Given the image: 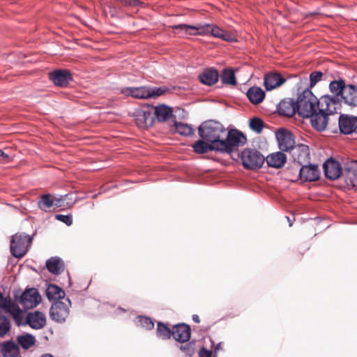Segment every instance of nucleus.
<instances>
[{"label":"nucleus","mask_w":357,"mask_h":357,"mask_svg":"<svg viewBox=\"0 0 357 357\" xmlns=\"http://www.w3.org/2000/svg\"><path fill=\"white\" fill-rule=\"evenodd\" d=\"M133 116L137 126L141 128L150 127L153 124V108L145 107L135 111Z\"/></svg>","instance_id":"obj_10"},{"label":"nucleus","mask_w":357,"mask_h":357,"mask_svg":"<svg viewBox=\"0 0 357 357\" xmlns=\"http://www.w3.org/2000/svg\"><path fill=\"white\" fill-rule=\"evenodd\" d=\"M140 322L142 326L147 330H151L154 327V323L152 319L147 317H141Z\"/></svg>","instance_id":"obj_44"},{"label":"nucleus","mask_w":357,"mask_h":357,"mask_svg":"<svg viewBox=\"0 0 357 357\" xmlns=\"http://www.w3.org/2000/svg\"><path fill=\"white\" fill-rule=\"evenodd\" d=\"M219 77V74L218 70L208 68L204 70L202 73L199 75V81L206 85L211 86L215 84Z\"/></svg>","instance_id":"obj_27"},{"label":"nucleus","mask_w":357,"mask_h":357,"mask_svg":"<svg viewBox=\"0 0 357 357\" xmlns=\"http://www.w3.org/2000/svg\"><path fill=\"white\" fill-rule=\"evenodd\" d=\"M241 159L243 167L247 169H259L265 161V157L259 151L249 148L242 151Z\"/></svg>","instance_id":"obj_7"},{"label":"nucleus","mask_w":357,"mask_h":357,"mask_svg":"<svg viewBox=\"0 0 357 357\" xmlns=\"http://www.w3.org/2000/svg\"><path fill=\"white\" fill-rule=\"evenodd\" d=\"M294 162L302 165L310 162V150L307 145L299 144L293 148L290 153Z\"/></svg>","instance_id":"obj_17"},{"label":"nucleus","mask_w":357,"mask_h":357,"mask_svg":"<svg viewBox=\"0 0 357 357\" xmlns=\"http://www.w3.org/2000/svg\"><path fill=\"white\" fill-rule=\"evenodd\" d=\"M297 101L295 102L293 99H287L282 100L278 107L280 114L286 116H293L296 112L298 113V108L297 107Z\"/></svg>","instance_id":"obj_22"},{"label":"nucleus","mask_w":357,"mask_h":357,"mask_svg":"<svg viewBox=\"0 0 357 357\" xmlns=\"http://www.w3.org/2000/svg\"><path fill=\"white\" fill-rule=\"evenodd\" d=\"M49 79L57 86L66 87L73 80L72 74L68 70H56L48 74Z\"/></svg>","instance_id":"obj_13"},{"label":"nucleus","mask_w":357,"mask_h":357,"mask_svg":"<svg viewBox=\"0 0 357 357\" xmlns=\"http://www.w3.org/2000/svg\"><path fill=\"white\" fill-rule=\"evenodd\" d=\"M70 305L69 298L54 301L50 310V318L58 323L64 322L69 316Z\"/></svg>","instance_id":"obj_8"},{"label":"nucleus","mask_w":357,"mask_h":357,"mask_svg":"<svg viewBox=\"0 0 357 357\" xmlns=\"http://www.w3.org/2000/svg\"><path fill=\"white\" fill-rule=\"evenodd\" d=\"M167 91V89L162 88V87L150 89L151 98H154V97H157V96L163 95Z\"/></svg>","instance_id":"obj_46"},{"label":"nucleus","mask_w":357,"mask_h":357,"mask_svg":"<svg viewBox=\"0 0 357 357\" xmlns=\"http://www.w3.org/2000/svg\"><path fill=\"white\" fill-rule=\"evenodd\" d=\"M211 35L213 37L222 39V40L227 42L236 41V38L234 34L220 29L215 24H212Z\"/></svg>","instance_id":"obj_30"},{"label":"nucleus","mask_w":357,"mask_h":357,"mask_svg":"<svg viewBox=\"0 0 357 357\" xmlns=\"http://www.w3.org/2000/svg\"><path fill=\"white\" fill-rule=\"evenodd\" d=\"M59 199H52L50 194L43 195L38 202V206L41 210L47 212L50 211V208L53 206L56 207L59 206Z\"/></svg>","instance_id":"obj_34"},{"label":"nucleus","mask_w":357,"mask_h":357,"mask_svg":"<svg viewBox=\"0 0 357 357\" xmlns=\"http://www.w3.org/2000/svg\"><path fill=\"white\" fill-rule=\"evenodd\" d=\"M1 160L4 158H9V155L8 154L6 153L3 151H1Z\"/></svg>","instance_id":"obj_49"},{"label":"nucleus","mask_w":357,"mask_h":357,"mask_svg":"<svg viewBox=\"0 0 357 357\" xmlns=\"http://www.w3.org/2000/svg\"><path fill=\"white\" fill-rule=\"evenodd\" d=\"M173 328L170 329L167 325L162 322H158L156 334L157 336L162 340H168L173 336Z\"/></svg>","instance_id":"obj_35"},{"label":"nucleus","mask_w":357,"mask_h":357,"mask_svg":"<svg viewBox=\"0 0 357 357\" xmlns=\"http://www.w3.org/2000/svg\"><path fill=\"white\" fill-rule=\"evenodd\" d=\"M325 176L331 179L335 180L340 177H342V168L340 164L333 160H327L323 165Z\"/></svg>","instance_id":"obj_18"},{"label":"nucleus","mask_w":357,"mask_h":357,"mask_svg":"<svg viewBox=\"0 0 357 357\" xmlns=\"http://www.w3.org/2000/svg\"><path fill=\"white\" fill-rule=\"evenodd\" d=\"M152 108L154 118L155 117L158 121H166L172 115V109L165 105H160Z\"/></svg>","instance_id":"obj_28"},{"label":"nucleus","mask_w":357,"mask_h":357,"mask_svg":"<svg viewBox=\"0 0 357 357\" xmlns=\"http://www.w3.org/2000/svg\"><path fill=\"white\" fill-rule=\"evenodd\" d=\"M341 100L351 107H357V86L348 84L343 92Z\"/></svg>","instance_id":"obj_23"},{"label":"nucleus","mask_w":357,"mask_h":357,"mask_svg":"<svg viewBox=\"0 0 357 357\" xmlns=\"http://www.w3.org/2000/svg\"><path fill=\"white\" fill-rule=\"evenodd\" d=\"M55 219L65 223L68 226H70L73 224V217L71 215L56 214Z\"/></svg>","instance_id":"obj_43"},{"label":"nucleus","mask_w":357,"mask_h":357,"mask_svg":"<svg viewBox=\"0 0 357 357\" xmlns=\"http://www.w3.org/2000/svg\"><path fill=\"white\" fill-rule=\"evenodd\" d=\"M324 74L320 71H314L310 75V86L311 88L314 87L316 84L319 82Z\"/></svg>","instance_id":"obj_41"},{"label":"nucleus","mask_w":357,"mask_h":357,"mask_svg":"<svg viewBox=\"0 0 357 357\" xmlns=\"http://www.w3.org/2000/svg\"><path fill=\"white\" fill-rule=\"evenodd\" d=\"M192 320L195 322V323H199L200 322V319H199V317L197 314H193L192 315Z\"/></svg>","instance_id":"obj_48"},{"label":"nucleus","mask_w":357,"mask_h":357,"mask_svg":"<svg viewBox=\"0 0 357 357\" xmlns=\"http://www.w3.org/2000/svg\"><path fill=\"white\" fill-rule=\"evenodd\" d=\"M221 80L223 84L232 86L236 85L237 82L234 75V72L231 68L225 69L221 75Z\"/></svg>","instance_id":"obj_36"},{"label":"nucleus","mask_w":357,"mask_h":357,"mask_svg":"<svg viewBox=\"0 0 357 357\" xmlns=\"http://www.w3.org/2000/svg\"><path fill=\"white\" fill-rule=\"evenodd\" d=\"M42 357H54V356L51 354H45L44 356H43Z\"/></svg>","instance_id":"obj_50"},{"label":"nucleus","mask_w":357,"mask_h":357,"mask_svg":"<svg viewBox=\"0 0 357 357\" xmlns=\"http://www.w3.org/2000/svg\"><path fill=\"white\" fill-rule=\"evenodd\" d=\"M46 296L49 300L63 301L65 298L64 291L56 284H50L46 289Z\"/></svg>","instance_id":"obj_32"},{"label":"nucleus","mask_w":357,"mask_h":357,"mask_svg":"<svg viewBox=\"0 0 357 357\" xmlns=\"http://www.w3.org/2000/svg\"><path fill=\"white\" fill-rule=\"evenodd\" d=\"M172 333L175 340L184 343L190 340L191 329L190 326L185 324H178L173 326Z\"/></svg>","instance_id":"obj_19"},{"label":"nucleus","mask_w":357,"mask_h":357,"mask_svg":"<svg viewBox=\"0 0 357 357\" xmlns=\"http://www.w3.org/2000/svg\"><path fill=\"white\" fill-rule=\"evenodd\" d=\"M286 82V79L278 73H271L264 77V86L267 91H271L280 86Z\"/></svg>","instance_id":"obj_21"},{"label":"nucleus","mask_w":357,"mask_h":357,"mask_svg":"<svg viewBox=\"0 0 357 357\" xmlns=\"http://www.w3.org/2000/svg\"><path fill=\"white\" fill-rule=\"evenodd\" d=\"M47 270L52 274L59 275L64 270V263L59 257H51L46 261Z\"/></svg>","instance_id":"obj_31"},{"label":"nucleus","mask_w":357,"mask_h":357,"mask_svg":"<svg viewBox=\"0 0 357 357\" xmlns=\"http://www.w3.org/2000/svg\"><path fill=\"white\" fill-rule=\"evenodd\" d=\"M174 127L175 131L183 136H190L194 132L192 128L186 123L175 122Z\"/></svg>","instance_id":"obj_37"},{"label":"nucleus","mask_w":357,"mask_h":357,"mask_svg":"<svg viewBox=\"0 0 357 357\" xmlns=\"http://www.w3.org/2000/svg\"><path fill=\"white\" fill-rule=\"evenodd\" d=\"M10 329V321L8 318L1 315V337Z\"/></svg>","instance_id":"obj_42"},{"label":"nucleus","mask_w":357,"mask_h":357,"mask_svg":"<svg viewBox=\"0 0 357 357\" xmlns=\"http://www.w3.org/2000/svg\"><path fill=\"white\" fill-rule=\"evenodd\" d=\"M250 127L252 130L259 133L264 128V122L259 118H252L250 120Z\"/></svg>","instance_id":"obj_39"},{"label":"nucleus","mask_w":357,"mask_h":357,"mask_svg":"<svg viewBox=\"0 0 357 357\" xmlns=\"http://www.w3.org/2000/svg\"><path fill=\"white\" fill-rule=\"evenodd\" d=\"M17 342L22 348L28 349L35 344V338L30 334H26L18 336Z\"/></svg>","instance_id":"obj_38"},{"label":"nucleus","mask_w":357,"mask_h":357,"mask_svg":"<svg viewBox=\"0 0 357 357\" xmlns=\"http://www.w3.org/2000/svg\"><path fill=\"white\" fill-rule=\"evenodd\" d=\"M227 128L218 121L208 120L203 122L198 128V134L203 139L213 143L218 146L222 145L223 137Z\"/></svg>","instance_id":"obj_3"},{"label":"nucleus","mask_w":357,"mask_h":357,"mask_svg":"<svg viewBox=\"0 0 357 357\" xmlns=\"http://www.w3.org/2000/svg\"><path fill=\"white\" fill-rule=\"evenodd\" d=\"M18 301L24 309H32L41 302V296L37 289L29 288L22 294Z\"/></svg>","instance_id":"obj_11"},{"label":"nucleus","mask_w":357,"mask_h":357,"mask_svg":"<svg viewBox=\"0 0 357 357\" xmlns=\"http://www.w3.org/2000/svg\"><path fill=\"white\" fill-rule=\"evenodd\" d=\"M246 96L252 104L258 105L264 100L266 93L260 87L252 86L248 89Z\"/></svg>","instance_id":"obj_29"},{"label":"nucleus","mask_w":357,"mask_h":357,"mask_svg":"<svg viewBox=\"0 0 357 357\" xmlns=\"http://www.w3.org/2000/svg\"><path fill=\"white\" fill-rule=\"evenodd\" d=\"M267 165L269 167L280 169L282 168L287 162L286 155L281 152L278 151L276 153L268 155L266 158Z\"/></svg>","instance_id":"obj_26"},{"label":"nucleus","mask_w":357,"mask_h":357,"mask_svg":"<svg viewBox=\"0 0 357 357\" xmlns=\"http://www.w3.org/2000/svg\"><path fill=\"white\" fill-rule=\"evenodd\" d=\"M116 1L122 3L126 6H138L144 4V2L142 0H116Z\"/></svg>","instance_id":"obj_45"},{"label":"nucleus","mask_w":357,"mask_h":357,"mask_svg":"<svg viewBox=\"0 0 357 357\" xmlns=\"http://www.w3.org/2000/svg\"><path fill=\"white\" fill-rule=\"evenodd\" d=\"M180 349L187 356L191 357L195 354V341L189 342L185 345H181Z\"/></svg>","instance_id":"obj_40"},{"label":"nucleus","mask_w":357,"mask_h":357,"mask_svg":"<svg viewBox=\"0 0 357 357\" xmlns=\"http://www.w3.org/2000/svg\"><path fill=\"white\" fill-rule=\"evenodd\" d=\"M246 140V137L241 132L237 130H226L222 140L223 144L219 146L220 153H231L236 148L245 144Z\"/></svg>","instance_id":"obj_5"},{"label":"nucleus","mask_w":357,"mask_h":357,"mask_svg":"<svg viewBox=\"0 0 357 357\" xmlns=\"http://www.w3.org/2000/svg\"><path fill=\"white\" fill-rule=\"evenodd\" d=\"M121 93L127 96H132L139 99H148L151 98L150 89L146 86L126 87L121 89Z\"/></svg>","instance_id":"obj_20"},{"label":"nucleus","mask_w":357,"mask_h":357,"mask_svg":"<svg viewBox=\"0 0 357 357\" xmlns=\"http://www.w3.org/2000/svg\"><path fill=\"white\" fill-rule=\"evenodd\" d=\"M199 357H211L212 352L202 347L199 352Z\"/></svg>","instance_id":"obj_47"},{"label":"nucleus","mask_w":357,"mask_h":357,"mask_svg":"<svg viewBox=\"0 0 357 357\" xmlns=\"http://www.w3.org/2000/svg\"><path fill=\"white\" fill-rule=\"evenodd\" d=\"M172 29L178 30V33L183 36H205L211 34L212 24L198 23L195 25L181 24L172 26Z\"/></svg>","instance_id":"obj_9"},{"label":"nucleus","mask_w":357,"mask_h":357,"mask_svg":"<svg viewBox=\"0 0 357 357\" xmlns=\"http://www.w3.org/2000/svg\"><path fill=\"white\" fill-rule=\"evenodd\" d=\"M337 98H331L329 95L321 97V107L317 112H313L310 116L312 126L318 131L324 130L328 125V116L336 112L337 107L334 103Z\"/></svg>","instance_id":"obj_2"},{"label":"nucleus","mask_w":357,"mask_h":357,"mask_svg":"<svg viewBox=\"0 0 357 357\" xmlns=\"http://www.w3.org/2000/svg\"><path fill=\"white\" fill-rule=\"evenodd\" d=\"M347 86V85L345 84L344 81L342 79L334 80L331 82L329 84V89L331 92H332L335 96H329V97L331 98H337L334 103L335 107H337V105L339 104L340 98H342L344 89L346 88Z\"/></svg>","instance_id":"obj_25"},{"label":"nucleus","mask_w":357,"mask_h":357,"mask_svg":"<svg viewBox=\"0 0 357 357\" xmlns=\"http://www.w3.org/2000/svg\"><path fill=\"white\" fill-rule=\"evenodd\" d=\"M1 310L10 314L17 326L29 325L31 328L38 330L46 325L47 319L44 313L34 311L27 313L24 317L22 310L17 304L2 295Z\"/></svg>","instance_id":"obj_1"},{"label":"nucleus","mask_w":357,"mask_h":357,"mask_svg":"<svg viewBox=\"0 0 357 357\" xmlns=\"http://www.w3.org/2000/svg\"><path fill=\"white\" fill-rule=\"evenodd\" d=\"M342 178L348 188L357 186V160H353L347 164L342 172Z\"/></svg>","instance_id":"obj_15"},{"label":"nucleus","mask_w":357,"mask_h":357,"mask_svg":"<svg viewBox=\"0 0 357 357\" xmlns=\"http://www.w3.org/2000/svg\"><path fill=\"white\" fill-rule=\"evenodd\" d=\"M276 137L278 141L279 148L282 151H293V148L296 146L294 135L284 128L280 129Z\"/></svg>","instance_id":"obj_12"},{"label":"nucleus","mask_w":357,"mask_h":357,"mask_svg":"<svg viewBox=\"0 0 357 357\" xmlns=\"http://www.w3.org/2000/svg\"><path fill=\"white\" fill-rule=\"evenodd\" d=\"M297 103L299 116L309 118L321 107V98L318 100L310 89H305L298 95Z\"/></svg>","instance_id":"obj_4"},{"label":"nucleus","mask_w":357,"mask_h":357,"mask_svg":"<svg viewBox=\"0 0 357 357\" xmlns=\"http://www.w3.org/2000/svg\"><path fill=\"white\" fill-rule=\"evenodd\" d=\"M299 172L301 179L305 181H315L319 179L320 172L316 165L303 164Z\"/></svg>","instance_id":"obj_16"},{"label":"nucleus","mask_w":357,"mask_h":357,"mask_svg":"<svg viewBox=\"0 0 357 357\" xmlns=\"http://www.w3.org/2000/svg\"><path fill=\"white\" fill-rule=\"evenodd\" d=\"M339 128L341 133L349 135L357 129V117L348 114H340L339 116Z\"/></svg>","instance_id":"obj_14"},{"label":"nucleus","mask_w":357,"mask_h":357,"mask_svg":"<svg viewBox=\"0 0 357 357\" xmlns=\"http://www.w3.org/2000/svg\"><path fill=\"white\" fill-rule=\"evenodd\" d=\"M1 351L3 357H18L20 348L17 344L12 341H7L2 344Z\"/></svg>","instance_id":"obj_33"},{"label":"nucleus","mask_w":357,"mask_h":357,"mask_svg":"<svg viewBox=\"0 0 357 357\" xmlns=\"http://www.w3.org/2000/svg\"><path fill=\"white\" fill-rule=\"evenodd\" d=\"M192 148L193 151L198 154L206 153L211 151L220 152L219 146L215 145L213 143L208 142L202 138L197 140L192 145Z\"/></svg>","instance_id":"obj_24"},{"label":"nucleus","mask_w":357,"mask_h":357,"mask_svg":"<svg viewBox=\"0 0 357 357\" xmlns=\"http://www.w3.org/2000/svg\"><path fill=\"white\" fill-rule=\"evenodd\" d=\"M32 238L26 234L18 233L13 235L10 240V252L16 258H22L31 246Z\"/></svg>","instance_id":"obj_6"}]
</instances>
